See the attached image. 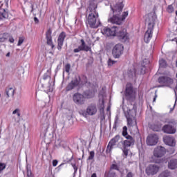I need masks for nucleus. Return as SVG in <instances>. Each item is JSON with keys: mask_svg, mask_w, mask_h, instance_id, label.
<instances>
[{"mask_svg": "<svg viewBox=\"0 0 177 177\" xmlns=\"http://www.w3.org/2000/svg\"><path fill=\"white\" fill-rule=\"evenodd\" d=\"M122 9H124V0H116L115 4L111 5L112 14H109L108 22L118 26L122 24V21L128 17V11L122 13Z\"/></svg>", "mask_w": 177, "mask_h": 177, "instance_id": "nucleus-1", "label": "nucleus"}, {"mask_svg": "<svg viewBox=\"0 0 177 177\" xmlns=\"http://www.w3.org/2000/svg\"><path fill=\"white\" fill-rule=\"evenodd\" d=\"M101 32L106 37H115L116 35L122 42L129 41V36L125 28H118L117 26H113L111 28L104 27L101 30Z\"/></svg>", "mask_w": 177, "mask_h": 177, "instance_id": "nucleus-2", "label": "nucleus"}, {"mask_svg": "<svg viewBox=\"0 0 177 177\" xmlns=\"http://www.w3.org/2000/svg\"><path fill=\"white\" fill-rule=\"evenodd\" d=\"M96 9H97V4L95 3H90V6L87 8V13H88L87 21L91 28H97L100 25L99 13L96 12Z\"/></svg>", "mask_w": 177, "mask_h": 177, "instance_id": "nucleus-3", "label": "nucleus"}, {"mask_svg": "<svg viewBox=\"0 0 177 177\" xmlns=\"http://www.w3.org/2000/svg\"><path fill=\"white\" fill-rule=\"evenodd\" d=\"M157 20V16L153 12H151L145 16V23L148 24V28L144 36V41L146 44L150 42V39L153 38V31L154 30V25Z\"/></svg>", "mask_w": 177, "mask_h": 177, "instance_id": "nucleus-4", "label": "nucleus"}, {"mask_svg": "<svg viewBox=\"0 0 177 177\" xmlns=\"http://www.w3.org/2000/svg\"><path fill=\"white\" fill-rule=\"evenodd\" d=\"M167 124L163 126L162 131L164 133H168L169 135H174L176 133L177 122L174 119H171L167 122Z\"/></svg>", "mask_w": 177, "mask_h": 177, "instance_id": "nucleus-5", "label": "nucleus"}, {"mask_svg": "<svg viewBox=\"0 0 177 177\" xmlns=\"http://www.w3.org/2000/svg\"><path fill=\"white\" fill-rule=\"evenodd\" d=\"M167 153V149L165 147L162 146H158L153 149V156H152V159L153 162L156 164H160V160L154 159V158H161V157H164Z\"/></svg>", "mask_w": 177, "mask_h": 177, "instance_id": "nucleus-6", "label": "nucleus"}, {"mask_svg": "<svg viewBox=\"0 0 177 177\" xmlns=\"http://www.w3.org/2000/svg\"><path fill=\"white\" fill-rule=\"evenodd\" d=\"M136 111L135 109H130L127 112V115H126V118L127 120V125L129 127H133V125H136Z\"/></svg>", "mask_w": 177, "mask_h": 177, "instance_id": "nucleus-7", "label": "nucleus"}, {"mask_svg": "<svg viewBox=\"0 0 177 177\" xmlns=\"http://www.w3.org/2000/svg\"><path fill=\"white\" fill-rule=\"evenodd\" d=\"M123 53L124 46L121 44H116L112 50V55L115 59H120V57H121V55Z\"/></svg>", "mask_w": 177, "mask_h": 177, "instance_id": "nucleus-8", "label": "nucleus"}, {"mask_svg": "<svg viewBox=\"0 0 177 177\" xmlns=\"http://www.w3.org/2000/svg\"><path fill=\"white\" fill-rule=\"evenodd\" d=\"M127 74L130 78H132V77H135L136 74H146V66L144 65V64H142L140 69L138 70H136L135 68L130 69L128 71Z\"/></svg>", "mask_w": 177, "mask_h": 177, "instance_id": "nucleus-9", "label": "nucleus"}, {"mask_svg": "<svg viewBox=\"0 0 177 177\" xmlns=\"http://www.w3.org/2000/svg\"><path fill=\"white\" fill-rule=\"evenodd\" d=\"M73 100L77 106H82L83 104H85V96L80 93L73 94Z\"/></svg>", "mask_w": 177, "mask_h": 177, "instance_id": "nucleus-10", "label": "nucleus"}, {"mask_svg": "<svg viewBox=\"0 0 177 177\" xmlns=\"http://www.w3.org/2000/svg\"><path fill=\"white\" fill-rule=\"evenodd\" d=\"M81 82V78L80 77H75L70 83L68 84L66 91L70 92V91H73V89H75L80 83Z\"/></svg>", "mask_w": 177, "mask_h": 177, "instance_id": "nucleus-11", "label": "nucleus"}, {"mask_svg": "<svg viewBox=\"0 0 177 177\" xmlns=\"http://www.w3.org/2000/svg\"><path fill=\"white\" fill-rule=\"evenodd\" d=\"M81 43L82 44L79 46L78 48L73 50L74 53H79V52H81L82 50L84 52H92V48H91V46L85 44V41H84V39H81Z\"/></svg>", "mask_w": 177, "mask_h": 177, "instance_id": "nucleus-12", "label": "nucleus"}, {"mask_svg": "<svg viewBox=\"0 0 177 177\" xmlns=\"http://www.w3.org/2000/svg\"><path fill=\"white\" fill-rule=\"evenodd\" d=\"M118 142H120V136H115L113 138H112L108 146L106 147V153H111V151L113 150V149H114V146H115V145H117L118 143Z\"/></svg>", "mask_w": 177, "mask_h": 177, "instance_id": "nucleus-13", "label": "nucleus"}, {"mask_svg": "<svg viewBox=\"0 0 177 177\" xmlns=\"http://www.w3.org/2000/svg\"><path fill=\"white\" fill-rule=\"evenodd\" d=\"M158 143V136L156 134H149L147 138V145L148 146H156Z\"/></svg>", "mask_w": 177, "mask_h": 177, "instance_id": "nucleus-14", "label": "nucleus"}, {"mask_svg": "<svg viewBox=\"0 0 177 177\" xmlns=\"http://www.w3.org/2000/svg\"><path fill=\"white\" fill-rule=\"evenodd\" d=\"M159 84H164L165 86H170L174 84V80L167 76H162L158 79Z\"/></svg>", "mask_w": 177, "mask_h": 177, "instance_id": "nucleus-15", "label": "nucleus"}, {"mask_svg": "<svg viewBox=\"0 0 177 177\" xmlns=\"http://www.w3.org/2000/svg\"><path fill=\"white\" fill-rule=\"evenodd\" d=\"M163 142L165 145H167V146H171V147L176 145L175 138H174L172 136H166L163 137Z\"/></svg>", "mask_w": 177, "mask_h": 177, "instance_id": "nucleus-16", "label": "nucleus"}, {"mask_svg": "<svg viewBox=\"0 0 177 177\" xmlns=\"http://www.w3.org/2000/svg\"><path fill=\"white\" fill-rule=\"evenodd\" d=\"M126 138V140H124L123 142L121 141L123 147H131V146H133L135 145V140L132 136H127Z\"/></svg>", "mask_w": 177, "mask_h": 177, "instance_id": "nucleus-17", "label": "nucleus"}, {"mask_svg": "<svg viewBox=\"0 0 177 177\" xmlns=\"http://www.w3.org/2000/svg\"><path fill=\"white\" fill-rule=\"evenodd\" d=\"M125 96L127 100H131L133 97V88L131 84H127L125 90Z\"/></svg>", "mask_w": 177, "mask_h": 177, "instance_id": "nucleus-18", "label": "nucleus"}, {"mask_svg": "<svg viewBox=\"0 0 177 177\" xmlns=\"http://www.w3.org/2000/svg\"><path fill=\"white\" fill-rule=\"evenodd\" d=\"M64 39H66V32H62L59 34L57 39V49L62 50V48L64 44Z\"/></svg>", "mask_w": 177, "mask_h": 177, "instance_id": "nucleus-19", "label": "nucleus"}, {"mask_svg": "<svg viewBox=\"0 0 177 177\" xmlns=\"http://www.w3.org/2000/svg\"><path fill=\"white\" fill-rule=\"evenodd\" d=\"M158 169H160V168L157 165H150L146 169V174H147L148 175H156V174L158 172Z\"/></svg>", "mask_w": 177, "mask_h": 177, "instance_id": "nucleus-20", "label": "nucleus"}, {"mask_svg": "<svg viewBox=\"0 0 177 177\" xmlns=\"http://www.w3.org/2000/svg\"><path fill=\"white\" fill-rule=\"evenodd\" d=\"M88 115H95L97 113V108L96 107V104H90L87 108Z\"/></svg>", "mask_w": 177, "mask_h": 177, "instance_id": "nucleus-21", "label": "nucleus"}, {"mask_svg": "<svg viewBox=\"0 0 177 177\" xmlns=\"http://www.w3.org/2000/svg\"><path fill=\"white\" fill-rule=\"evenodd\" d=\"M46 38L47 39V44L51 46L52 49L55 48V45H53V41H52V30L48 29L46 33Z\"/></svg>", "mask_w": 177, "mask_h": 177, "instance_id": "nucleus-22", "label": "nucleus"}, {"mask_svg": "<svg viewBox=\"0 0 177 177\" xmlns=\"http://www.w3.org/2000/svg\"><path fill=\"white\" fill-rule=\"evenodd\" d=\"M169 169H176L177 168V159L171 158L168 161Z\"/></svg>", "mask_w": 177, "mask_h": 177, "instance_id": "nucleus-23", "label": "nucleus"}, {"mask_svg": "<svg viewBox=\"0 0 177 177\" xmlns=\"http://www.w3.org/2000/svg\"><path fill=\"white\" fill-rule=\"evenodd\" d=\"M8 17H9L8 11L4 8H0V20H5V19H8Z\"/></svg>", "mask_w": 177, "mask_h": 177, "instance_id": "nucleus-24", "label": "nucleus"}, {"mask_svg": "<svg viewBox=\"0 0 177 177\" xmlns=\"http://www.w3.org/2000/svg\"><path fill=\"white\" fill-rule=\"evenodd\" d=\"M6 97H13L15 96V88L13 87H8L6 89Z\"/></svg>", "mask_w": 177, "mask_h": 177, "instance_id": "nucleus-25", "label": "nucleus"}, {"mask_svg": "<svg viewBox=\"0 0 177 177\" xmlns=\"http://www.w3.org/2000/svg\"><path fill=\"white\" fill-rule=\"evenodd\" d=\"M84 96L87 97V99H92L95 96V91H87L84 92Z\"/></svg>", "mask_w": 177, "mask_h": 177, "instance_id": "nucleus-26", "label": "nucleus"}, {"mask_svg": "<svg viewBox=\"0 0 177 177\" xmlns=\"http://www.w3.org/2000/svg\"><path fill=\"white\" fill-rule=\"evenodd\" d=\"M9 38V33L0 34V42H5Z\"/></svg>", "mask_w": 177, "mask_h": 177, "instance_id": "nucleus-27", "label": "nucleus"}, {"mask_svg": "<svg viewBox=\"0 0 177 177\" xmlns=\"http://www.w3.org/2000/svg\"><path fill=\"white\" fill-rule=\"evenodd\" d=\"M159 66L160 68H165L168 64L164 59H161L159 61Z\"/></svg>", "mask_w": 177, "mask_h": 177, "instance_id": "nucleus-28", "label": "nucleus"}, {"mask_svg": "<svg viewBox=\"0 0 177 177\" xmlns=\"http://www.w3.org/2000/svg\"><path fill=\"white\" fill-rule=\"evenodd\" d=\"M12 122H14V125H19L20 123V116H12Z\"/></svg>", "mask_w": 177, "mask_h": 177, "instance_id": "nucleus-29", "label": "nucleus"}, {"mask_svg": "<svg viewBox=\"0 0 177 177\" xmlns=\"http://www.w3.org/2000/svg\"><path fill=\"white\" fill-rule=\"evenodd\" d=\"M105 177H115V171L114 170L110 169L109 172H105Z\"/></svg>", "mask_w": 177, "mask_h": 177, "instance_id": "nucleus-30", "label": "nucleus"}, {"mask_svg": "<svg viewBox=\"0 0 177 177\" xmlns=\"http://www.w3.org/2000/svg\"><path fill=\"white\" fill-rule=\"evenodd\" d=\"M122 135L124 138H127V136H129V135H128V127H127V126L123 127Z\"/></svg>", "mask_w": 177, "mask_h": 177, "instance_id": "nucleus-31", "label": "nucleus"}, {"mask_svg": "<svg viewBox=\"0 0 177 177\" xmlns=\"http://www.w3.org/2000/svg\"><path fill=\"white\" fill-rule=\"evenodd\" d=\"M169 176H171V173L168 171H165L158 176V177H169Z\"/></svg>", "mask_w": 177, "mask_h": 177, "instance_id": "nucleus-32", "label": "nucleus"}, {"mask_svg": "<svg viewBox=\"0 0 177 177\" xmlns=\"http://www.w3.org/2000/svg\"><path fill=\"white\" fill-rule=\"evenodd\" d=\"M24 39H26V38L24 37H19L17 46H21L23 42H24Z\"/></svg>", "mask_w": 177, "mask_h": 177, "instance_id": "nucleus-33", "label": "nucleus"}, {"mask_svg": "<svg viewBox=\"0 0 177 177\" xmlns=\"http://www.w3.org/2000/svg\"><path fill=\"white\" fill-rule=\"evenodd\" d=\"M127 148L128 147H122V150L123 151V154H124V156H125V157H128V153L129 151V150L127 149Z\"/></svg>", "mask_w": 177, "mask_h": 177, "instance_id": "nucleus-34", "label": "nucleus"}, {"mask_svg": "<svg viewBox=\"0 0 177 177\" xmlns=\"http://www.w3.org/2000/svg\"><path fill=\"white\" fill-rule=\"evenodd\" d=\"M100 113H103L104 111V100H102L101 104L100 106Z\"/></svg>", "mask_w": 177, "mask_h": 177, "instance_id": "nucleus-35", "label": "nucleus"}, {"mask_svg": "<svg viewBox=\"0 0 177 177\" xmlns=\"http://www.w3.org/2000/svg\"><path fill=\"white\" fill-rule=\"evenodd\" d=\"M118 124V117H116L115 118L114 124L113 126V129H115V131H117V125Z\"/></svg>", "mask_w": 177, "mask_h": 177, "instance_id": "nucleus-36", "label": "nucleus"}, {"mask_svg": "<svg viewBox=\"0 0 177 177\" xmlns=\"http://www.w3.org/2000/svg\"><path fill=\"white\" fill-rule=\"evenodd\" d=\"M12 114L14 115L17 114V116L20 117V115H21V114H20V109H16L15 110H14L12 111Z\"/></svg>", "mask_w": 177, "mask_h": 177, "instance_id": "nucleus-37", "label": "nucleus"}, {"mask_svg": "<svg viewBox=\"0 0 177 177\" xmlns=\"http://www.w3.org/2000/svg\"><path fill=\"white\" fill-rule=\"evenodd\" d=\"M115 63H117V62H115L110 58L108 59V66H111L113 64H115Z\"/></svg>", "mask_w": 177, "mask_h": 177, "instance_id": "nucleus-38", "label": "nucleus"}, {"mask_svg": "<svg viewBox=\"0 0 177 177\" xmlns=\"http://www.w3.org/2000/svg\"><path fill=\"white\" fill-rule=\"evenodd\" d=\"M80 115H83V117H88V113H87V110L86 109V111H80Z\"/></svg>", "mask_w": 177, "mask_h": 177, "instance_id": "nucleus-39", "label": "nucleus"}, {"mask_svg": "<svg viewBox=\"0 0 177 177\" xmlns=\"http://www.w3.org/2000/svg\"><path fill=\"white\" fill-rule=\"evenodd\" d=\"M111 171H113V169H115V171H119V169H118V165H115V164H113L111 166Z\"/></svg>", "mask_w": 177, "mask_h": 177, "instance_id": "nucleus-40", "label": "nucleus"}, {"mask_svg": "<svg viewBox=\"0 0 177 177\" xmlns=\"http://www.w3.org/2000/svg\"><path fill=\"white\" fill-rule=\"evenodd\" d=\"M167 12H168V13H172V12H174V6L169 5L167 7Z\"/></svg>", "mask_w": 177, "mask_h": 177, "instance_id": "nucleus-41", "label": "nucleus"}, {"mask_svg": "<svg viewBox=\"0 0 177 177\" xmlns=\"http://www.w3.org/2000/svg\"><path fill=\"white\" fill-rule=\"evenodd\" d=\"M71 68V65H70V64H67L65 66V71L66 73H70V69Z\"/></svg>", "mask_w": 177, "mask_h": 177, "instance_id": "nucleus-42", "label": "nucleus"}, {"mask_svg": "<svg viewBox=\"0 0 177 177\" xmlns=\"http://www.w3.org/2000/svg\"><path fill=\"white\" fill-rule=\"evenodd\" d=\"M94 157H95V151H91L90 152V155H89V156H88V160H93Z\"/></svg>", "mask_w": 177, "mask_h": 177, "instance_id": "nucleus-43", "label": "nucleus"}, {"mask_svg": "<svg viewBox=\"0 0 177 177\" xmlns=\"http://www.w3.org/2000/svg\"><path fill=\"white\" fill-rule=\"evenodd\" d=\"M153 130L155 131V132H159V131L161 130V126H154L153 127Z\"/></svg>", "mask_w": 177, "mask_h": 177, "instance_id": "nucleus-44", "label": "nucleus"}, {"mask_svg": "<svg viewBox=\"0 0 177 177\" xmlns=\"http://www.w3.org/2000/svg\"><path fill=\"white\" fill-rule=\"evenodd\" d=\"M6 168V165L5 163H0V174Z\"/></svg>", "mask_w": 177, "mask_h": 177, "instance_id": "nucleus-45", "label": "nucleus"}, {"mask_svg": "<svg viewBox=\"0 0 177 177\" xmlns=\"http://www.w3.org/2000/svg\"><path fill=\"white\" fill-rule=\"evenodd\" d=\"M8 39L10 44H13L15 42V39L13 38V36L10 35V34H9Z\"/></svg>", "mask_w": 177, "mask_h": 177, "instance_id": "nucleus-46", "label": "nucleus"}, {"mask_svg": "<svg viewBox=\"0 0 177 177\" xmlns=\"http://www.w3.org/2000/svg\"><path fill=\"white\" fill-rule=\"evenodd\" d=\"M174 92H175V96H176L175 104H174L173 108L170 109V111H174V109H175V106H176L177 95H176V91L175 90H174Z\"/></svg>", "mask_w": 177, "mask_h": 177, "instance_id": "nucleus-47", "label": "nucleus"}, {"mask_svg": "<svg viewBox=\"0 0 177 177\" xmlns=\"http://www.w3.org/2000/svg\"><path fill=\"white\" fill-rule=\"evenodd\" d=\"M48 78H50L49 75H48V74L45 73L43 76V80L45 81L46 80H48Z\"/></svg>", "mask_w": 177, "mask_h": 177, "instance_id": "nucleus-48", "label": "nucleus"}, {"mask_svg": "<svg viewBox=\"0 0 177 177\" xmlns=\"http://www.w3.org/2000/svg\"><path fill=\"white\" fill-rule=\"evenodd\" d=\"M57 163H58L57 160H53V167H56L57 165Z\"/></svg>", "mask_w": 177, "mask_h": 177, "instance_id": "nucleus-49", "label": "nucleus"}, {"mask_svg": "<svg viewBox=\"0 0 177 177\" xmlns=\"http://www.w3.org/2000/svg\"><path fill=\"white\" fill-rule=\"evenodd\" d=\"M34 21L35 23H36V24H38V23H39V20L37 17H34Z\"/></svg>", "mask_w": 177, "mask_h": 177, "instance_id": "nucleus-50", "label": "nucleus"}, {"mask_svg": "<svg viewBox=\"0 0 177 177\" xmlns=\"http://www.w3.org/2000/svg\"><path fill=\"white\" fill-rule=\"evenodd\" d=\"M27 177H32V174L31 173V171H28Z\"/></svg>", "mask_w": 177, "mask_h": 177, "instance_id": "nucleus-51", "label": "nucleus"}, {"mask_svg": "<svg viewBox=\"0 0 177 177\" xmlns=\"http://www.w3.org/2000/svg\"><path fill=\"white\" fill-rule=\"evenodd\" d=\"M72 167L75 171V172H77L78 168H77V166H75V165H72Z\"/></svg>", "mask_w": 177, "mask_h": 177, "instance_id": "nucleus-52", "label": "nucleus"}, {"mask_svg": "<svg viewBox=\"0 0 177 177\" xmlns=\"http://www.w3.org/2000/svg\"><path fill=\"white\" fill-rule=\"evenodd\" d=\"M126 177H133V174L132 172H129Z\"/></svg>", "mask_w": 177, "mask_h": 177, "instance_id": "nucleus-53", "label": "nucleus"}, {"mask_svg": "<svg viewBox=\"0 0 177 177\" xmlns=\"http://www.w3.org/2000/svg\"><path fill=\"white\" fill-rule=\"evenodd\" d=\"M6 57H10V52H8L6 55Z\"/></svg>", "mask_w": 177, "mask_h": 177, "instance_id": "nucleus-54", "label": "nucleus"}, {"mask_svg": "<svg viewBox=\"0 0 177 177\" xmlns=\"http://www.w3.org/2000/svg\"><path fill=\"white\" fill-rule=\"evenodd\" d=\"M91 177H97V176H96V174H95V173H93V174L91 175Z\"/></svg>", "mask_w": 177, "mask_h": 177, "instance_id": "nucleus-55", "label": "nucleus"}, {"mask_svg": "<svg viewBox=\"0 0 177 177\" xmlns=\"http://www.w3.org/2000/svg\"><path fill=\"white\" fill-rule=\"evenodd\" d=\"M31 8H32V10H31V12H33V10H34V5H31Z\"/></svg>", "mask_w": 177, "mask_h": 177, "instance_id": "nucleus-56", "label": "nucleus"}, {"mask_svg": "<svg viewBox=\"0 0 177 177\" xmlns=\"http://www.w3.org/2000/svg\"><path fill=\"white\" fill-rule=\"evenodd\" d=\"M156 99H157V95H155V97H153V102H156Z\"/></svg>", "mask_w": 177, "mask_h": 177, "instance_id": "nucleus-57", "label": "nucleus"}, {"mask_svg": "<svg viewBox=\"0 0 177 177\" xmlns=\"http://www.w3.org/2000/svg\"><path fill=\"white\" fill-rule=\"evenodd\" d=\"M176 16H177V11H176Z\"/></svg>", "mask_w": 177, "mask_h": 177, "instance_id": "nucleus-58", "label": "nucleus"}, {"mask_svg": "<svg viewBox=\"0 0 177 177\" xmlns=\"http://www.w3.org/2000/svg\"><path fill=\"white\" fill-rule=\"evenodd\" d=\"M58 1V2H60V0H57Z\"/></svg>", "mask_w": 177, "mask_h": 177, "instance_id": "nucleus-59", "label": "nucleus"}]
</instances>
